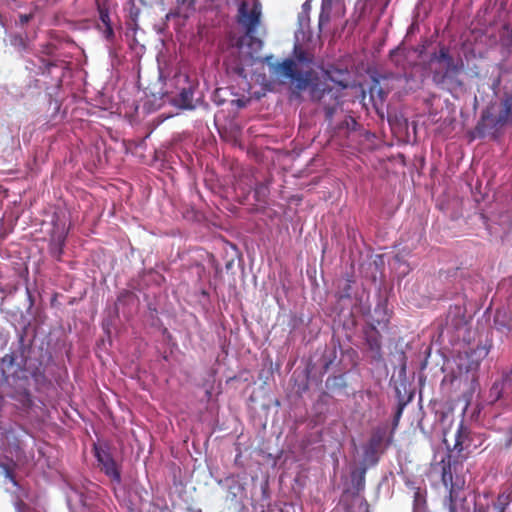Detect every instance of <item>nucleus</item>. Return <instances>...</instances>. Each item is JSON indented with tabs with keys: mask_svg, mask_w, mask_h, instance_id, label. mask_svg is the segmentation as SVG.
<instances>
[{
	"mask_svg": "<svg viewBox=\"0 0 512 512\" xmlns=\"http://www.w3.org/2000/svg\"><path fill=\"white\" fill-rule=\"evenodd\" d=\"M303 21H305V17L304 16H301L300 18V22L303 23Z\"/></svg>",
	"mask_w": 512,
	"mask_h": 512,
	"instance_id": "nucleus-8",
	"label": "nucleus"
},
{
	"mask_svg": "<svg viewBox=\"0 0 512 512\" xmlns=\"http://www.w3.org/2000/svg\"><path fill=\"white\" fill-rule=\"evenodd\" d=\"M175 105L182 109H192L194 108L193 105V91L191 87H184L179 96L174 99Z\"/></svg>",
	"mask_w": 512,
	"mask_h": 512,
	"instance_id": "nucleus-4",
	"label": "nucleus"
},
{
	"mask_svg": "<svg viewBox=\"0 0 512 512\" xmlns=\"http://www.w3.org/2000/svg\"><path fill=\"white\" fill-rule=\"evenodd\" d=\"M255 44L260 47L261 46V42L260 41H256Z\"/></svg>",
	"mask_w": 512,
	"mask_h": 512,
	"instance_id": "nucleus-9",
	"label": "nucleus"
},
{
	"mask_svg": "<svg viewBox=\"0 0 512 512\" xmlns=\"http://www.w3.org/2000/svg\"><path fill=\"white\" fill-rule=\"evenodd\" d=\"M302 8H303V15L307 14L310 10V3L309 1H306L303 5H302Z\"/></svg>",
	"mask_w": 512,
	"mask_h": 512,
	"instance_id": "nucleus-7",
	"label": "nucleus"
},
{
	"mask_svg": "<svg viewBox=\"0 0 512 512\" xmlns=\"http://www.w3.org/2000/svg\"><path fill=\"white\" fill-rule=\"evenodd\" d=\"M106 17H107V15H105V16H104V15H102V21H104V22H105V21H106V20H105V18H106Z\"/></svg>",
	"mask_w": 512,
	"mask_h": 512,
	"instance_id": "nucleus-10",
	"label": "nucleus"
},
{
	"mask_svg": "<svg viewBox=\"0 0 512 512\" xmlns=\"http://www.w3.org/2000/svg\"><path fill=\"white\" fill-rule=\"evenodd\" d=\"M451 512H455V510H454V508H453V507H451Z\"/></svg>",
	"mask_w": 512,
	"mask_h": 512,
	"instance_id": "nucleus-11",
	"label": "nucleus"
},
{
	"mask_svg": "<svg viewBox=\"0 0 512 512\" xmlns=\"http://www.w3.org/2000/svg\"><path fill=\"white\" fill-rule=\"evenodd\" d=\"M438 59L439 61H444L447 66H450V58L448 57V52L446 50H441Z\"/></svg>",
	"mask_w": 512,
	"mask_h": 512,
	"instance_id": "nucleus-6",
	"label": "nucleus"
},
{
	"mask_svg": "<svg viewBox=\"0 0 512 512\" xmlns=\"http://www.w3.org/2000/svg\"><path fill=\"white\" fill-rule=\"evenodd\" d=\"M277 70L285 77L291 78L296 81V87L299 90L306 89L311 82V76L308 71H305V75H302V68L299 67V63L293 60H285L281 63Z\"/></svg>",
	"mask_w": 512,
	"mask_h": 512,
	"instance_id": "nucleus-1",
	"label": "nucleus"
},
{
	"mask_svg": "<svg viewBox=\"0 0 512 512\" xmlns=\"http://www.w3.org/2000/svg\"><path fill=\"white\" fill-rule=\"evenodd\" d=\"M95 456L97 457V460L102 466L104 472L113 480L119 481L120 474L115 462L111 459L110 455L102 448L95 447Z\"/></svg>",
	"mask_w": 512,
	"mask_h": 512,
	"instance_id": "nucleus-3",
	"label": "nucleus"
},
{
	"mask_svg": "<svg viewBox=\"0 0 512 512\" xmlns=\"http://www.w3.org/2000/svg\"><path fill=\"white\" fill-rule=\"evenodd\" d=\"M248 4L243 2L239 8V21L246 27L248 33L255 31L260 22L261 5L258 1H253L252 7L248 12Z\"/></svg>",
	"mask_w": 512,
	"mask_h": 512,
	"instance_id": "nucleus-2",
	"label": "nucleus"
},
{
	"mask_svg": "<svg viewBox=\"0 0 512 512\" xmlns=\"http://www.w3.org/2000/svg\"><path fill=\"white\" fill-rule=\"evenodd\" d=\"M67 502L71 509L77 508L78 504H83L82 496L76 490L71 489L67 494Z\"/></svg>",
	"mask_w": 512,
	"mask_h": 512,
	"instance_id": "nucleus-5",
	"label": "nucleus"
}]
</instances>
